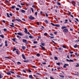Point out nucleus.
I'll return each instance as SVG.
<instances>
[{
	"label": "nucleus",
	"mask_w": 79,
	"mask_h": 79,
	"mask_svg": "<svg viewBox=\"0 0 79 79\" xmlns=\"http://www.w3.org/2000/svg\"><path fill=\"white\" fill-rule=\"evenodd\" d=\"M17 35H20V36H22V35H23V34H22L21 32H18L17 33Z\"/></svg>",
	"instance_id": "6"
},
{
	"label": "nucleus",
	"mask_w": 79,
	"mask_h": 79,
	"mask_svg": "<svg viewBox=\"0 0 79 79\" xmlns=\"http://www.w3.org/2000/svg\"><path fill=\"white\" fill-rule=\"evenodd\" d=\"M40 46L41 47V48L42 49V50H45V48H44V47H43V46L41 45H40Z\"/></svg>",
	"instance_id": "11"
},
{
	"label": "nucleus",
	"mask_w": 79,
	"mask_h": 79,
	"mask_svg": "<svg viewBox=\"0 0 79 79\" xmlns=\"http://www.w3.org/2000/svg\"><path fill=\"white\" fill-rule=\"evenodd\" d=\"M22 57L24 60H26V58L24 56V54H22Z\"/></svg>",
	"instance_id": "16"
},
{
	"label": "nucleus",
	"mask_w": 79,
	"mask_h": 79,
	"mask_svg": "<svg viewBox=\"0 0 79 79\" xmlns=\"http://www.w3.org/2000/svg\"><path fill=\"white\" fill-rule=\"evenodd\" d=\"M29 77L30 79H32V77H33L32 76V75H29Z\"/></svg>",
	"instance_id": "20"
},
{
	"label": "nucleus",
	"mask_w": 79,
	"mask_h": 79,
	"mask_svg": "<svg viewBox=\"0 0 79 79\" xmlns=\"http://www.w3.org/2000/svg\"><path fill=\"white\" fill-rule=\"evenodd\" d=\"M16 10H17V11H19V9L18 8H16Z\"/></svg>",
	"instance_id": "51"
},
{
	"label": "nucleus",
	"mask_w": 79,
	"mask_h": 79,
	"mask_svg": "<svg viewBox=\"0 0 79 79\" xmlns=\"http://www.w3.org/2000/svg\"><path fill=\"white\" fill-rule=\"evenodd\" d=\"M24 63H28L29 62V60H25L23 61Z\"/></svg>",
	"instance_id": "17"
},
{
	"label": "nucleus",
	"mask_w": 79,
	"mask_h": 79,
	"mask_svg": "<svg viewBox=\"0 0 79 79\" xmlns=\"http://www.w3.org/2000/svg\"><path fill=\"white\" fill-rule=\"evenodd\" d=\"M50 79H54V78H53V77H50Z\"/></svg>",
	"instance_id": "58"
},
{
	"label": "nucleus",
	"mask_w": 79,
	"mask_h": 79,
	"mask_svg": "<svg viewBox=\"0 0 79 79\" xmlns=\"http://www.w3.org/2000/svg\"><path fill=\"white\" fill-rule=\"evenodd\" d=\"M3 31H5V32H6V31H7V29L6 28H4L3 29Z\"/></svg>",
	"instance_id": "41"
},
{
	"label": "nucleus",
	"mask_w": 79,
	"mask_h": 79,
	"mask_svg": "<svg viewBox=\"0 0 79 79\" xmlns=\"http://www.w3.org/2000/svg\"><path fill=\"white\" fill-rule=\"evenodd\" d=\"M45 15L46 17H48V14H47V13H46Z\"/></svg>",
	"instance_id": "52"
},
{
	"label": "nucleus",
	"mask_w": 79,
	"mask_h": 79,
	"mask_svg": "<svg viewBox=\"0 0 79 79\" xmlns=\"http://www.w3.org/2000/svg\"><path fill=\"white\" fill-rule=\"evenodd\" d=\"M49 37L51 38V39H53V38L54 37V36H49Z\"/></svg>",
	"instance_id": "43"
},
{
	"label": "nucleus",
	"mask_w": 79,
	"mask_h": 79,
	"mask_svg": "<svg viewBox=\"0 0 79 79\" xmlns=\"http://www.w3.org/2000/svg\"><path fill=\"white\" fill-rule=\"evenodd\" d=\"M10 72L11 73H12V74H15V72L13 71H10Z\"/></svg>",
	"instance_id": "48"
},
{
	"label": "nucleus",
	"mask_w": 79,
	"mask_h": 79,
	"mask_svg": "<svg viewBox=\"0 0 79 79\" xmlns=\"http://www.w3.org/2000/svg\"><path fill=\"white\" fill-rule=\"evenodd\" d=\"M21 11L22 12V13H25V12H26V11H25V10H23L22 9L21 10Z\"/></svg>",
	"instance_id": "21"
},
{
	"label": "nucleus",
	"mask_w": 79,
	"mask_h": 79,
	"mask_svg": "<svg viewBox=\"0 0 79 79\" xmlns=\"http://www.w3.org/2000/svg\"><path fill=\"white\" fill-rule=\"evenodd\" d=\"M69 53L72 54V53H74V52H73L71 51V52H69Z\"/></svg>",
	"instance_id": "53"
},
{
	"label": "nucleus",
	"mask_w": 79,
	"mask_h": 79,
	"mask_svg": "<svg viewBox=\"0 0 79 79\" xmlns=\"http://www.w3.org/2000/svg\"><path fill=\"white\" fill-rule=\"evenodd\" d=\"M30 10H31L32 12H34V9H33V8H30Z\"/></svg>",
	"instance_id": "27"
},
{
	"label": "nucleus",
	"mask_w": 79,
	"mask_h": 79,
	"mask_svg": "<svg viewBox=\"0 0 79 79\" xmlns=\"http://www.w3.org/2000/svg\"><path fill=\"white\" fill-rule=\"evenodd\" d=\"M3 45V43H1V45H0V47H2Z\"/></svg>",
	"instance_id": "32"
},
{
	"label": "nucleus",
	"mask_w": 79,
	"mask_h": 79,
	"mask_svg": "<svg viewBox=\"0 0 79 79\" xmlns=\"http://www.w3.org/2000/svg\"><path fill=\"white\" fill-rule=\"evenodd\" d=\"M44 22H45L46 23H47L48 24V20H45Z\"/></svg>",
	"instance_id": "36"
},
{
	"label": "nucleus",
	"mask_w": 79,
	"mask_h": 79,
	"mask_svg": "<svg viewBox=\"0 0 79 79\" xmlns=\"http://www.w3.org/2000/svg\"><path fill=\"white\" fill-rule=\"evenodd\" d=\"M7 74V75H11V72H8V71L6 73Z\"/></svg>",
	"instance_id": "9"
},
{
	"label": "nucleus",
	"mask_w": 79,
	"mask_h": 79,
	"mask_svg": "<svg viewBox=\"0 0 79 79\" xmlns=\"http://www.w3.org/2000/svg\"><path fill=\"white\" fill-rule=\"evenodd\" d=\"M32 7H33V8H35V6L34 5H33L32 6Z\"/></svg>",
	"instance_id": "55"
},
{
	"label": "nucleus",
	"mask_w": 79,
	"mask_h": 79,
	"mask_svg": "<svg viewBox=\"0 0 79 79\" xmlns=\"http://www.w3.org/2000/svg\"><path fill=\"white\" fill-rule=\"evenodd\" d=\"M24 29L25 31H24V32L25 33H26V34H28V35H31V34H30V33H29V32H27V29L26 28H25Z\"/></svg>",
	"instance_id": "1"
},
{
	"label": "nucleus",
	"mask_w": 79,
	"mask_h": 79,
	"mask_svg": "<svg viewBox=\"0 0 79 79\" xmlns=\"http://www.w3.org/2000/svg\"><path fill=\"white\" fill-rule=\"evenodd\" d=\"M16 39L15 38H13L12 39V40H13V42H16V40H15Z\"/></svg>",
	"instance_id": "33"
},
{
	"label": "nucleus",
	"mask_w": 79,
	"mask_h": 79,
	"mask_svg": "<svg viewBox=\"0 0 79 79\" xmlns=\"http://www.w3.org/2000/svg\"><path fill=\"white\" fill-rule=\"evenodd\" d=\"M17 6H18V7H19V8H22V7L21 6H20V5H17Z\"/></svg>",
	"instance_id": "42"
},
{
	"label": "nucleus",
	"mask_w": 79,
	"mask_h": 79,
	"mask_svg": "<svg viewBox=\"0 0 79 79\" xmlns=\"http://www.w3.org/2000/svg\"><path fill=\"white\" fill-rule=\"evenodd\" d=\"M56 33H57V32H54V34H55V35H56L57 34Z\"/></svg>",
	"instance_id": "60"
},
{
	"label": "nucleus",
	"mask_w": 79,
	"mask_h": 79,
	"mask_svg": "<svg viewBox=\"0 0 79 79\" xmlns=\"http://www.w3.org/2000/svg\"><path fill=\"white\" fill-rule=\"evenodd\" d=\"M63 32H64V33H65V34H66L68 32V29H64L63 30Z\"/></svg>",
	"instance_id": "2"
},
{
	"label": "nucleus",
	"mask_w": 79,
	"mask_h": 79,
	"mask_svg": "<svg viewBox=\"0 0 79 79\" xmlns=\"http://www.w3.org/2000/svg\"><path fill=\"white\" fill-rule=\"evenodd\" d=\"M36 56L38 57H40V54L39 53H37L36 54Z\"/></svg>",
	"instance_id": "18"
},
{
	"label": "nucleus",
	"mask_w": 79,
	"mask_h": 79,
	"mask_svg": "<svg viewBox=\"0 0 79 79\" xmlns=\"http://www.w3.org/2000/svg\"><path fill=\"white\" fill-rule=\"evenodd\" d=\"M15 8H16V6H11V8H12V9H14Z\"/></svg>",
	"instance_id": "23"
},
{
	"label": "nucleus",
	"mask_w": 79,
	"mask_h": 79,
	"mask_svg": "<svg viewBox=\"0 0 79 79\" xmlns=\"http://www.w3.org/2000/svg\"><path fill=\"white\" fill-rule=\"evenodd\" d=\"M41 45H43V46H44L45 45V43H41Z\"/></svg>",
	"instance_id": "44"
},
{
	"label": "nucleus",
	"mask_w": 79,
	"mask_h": 79,
	"mask_svg": "<svg viewBox=\"0 0 79 79\" xmlns=\"http://www.w3.org/2000/svg\"><path fill=\"white\" fill-rule=\"evenodd\" d=\"M57 4L59 6L61 5V4H60V3L58 2H57Z\"/></svg>",
	"instance_id": "39"
},
{
	"label": "nucleus",
	"mask_w": 79,
	"mask_h": 79,
	"mask_svg": "<svg viewBox=\"0 0 79 79\" xmlns=\"http://www.w3.org/2000/svg\"><path fill=\"white\" fill-rule=\"evenodd\" d=\"M74 48H77V44H75V45L74 46Z\"/></svg>",
	"instance_id": "25"
},
{
	"label": "nucleus",
	"mask_w": 79,
	"mask_h": 79,
	"mask_svg": "<svg viewBox=\"0 0 79 79\" xmlns=\"http://www.w3.org/2000/svg\"><path fill=\"white\" fill-rule=\"evenodd\" d=\"M29 19H31V20H34V19H35V18L32 16H30V17H29Z\"/></svg>",
	"instance_id": "4"
},
{
	"label": "nucleus",
	"mask_w": 79,
	"mask_h": 79,
	"mask_svg": "<svg viewBox=\"0 0 79 79\" xmlns=\"http://www.w3.org/2000/svg\"><path fill=\"white\" fill-rule=\"evenodd\" d=\"M37 25H38V26H39V25H40L39 22H37Z\"/></svg>",
	"instance_id": "50"
},
{
	"label": "nucleus",
	"mask_w": 79,
	"mask_h": 79,
	"mask_svg": "<svg viewBox=\"0 0 79 79\" xmlns=\"http://www.w3.org/2000/svg\"><path fill=\"white\" fill-rule=\"evenodd\" d=\"M65 22H64V23L65 24H66V23H68V19H65Z\"/></svg>",
	"instance_id": "22"
},
{
	"label": "nucleus",
	"mask_w": 79,
	"mask_h": 79,
	"mask_svg": "<svg viewBox=\"0 0 79 79\" xmlns=\"http://www.w3.org/2000/svg\"><path fill=\"white\" fill-rule=\"evenodd\" d=\"M3 76L0 74V79H2V78H3Z\"/></svg>",
	"instance_id": "38"
},
{
	"label": "nucleus",
	"mask_w": 79,
	"mask_h": 79,
	"mask_svg": "<svg viewBox=\"0 0 79 79\" xmlns=\"http://www.w3.org/2000/svg\"><path fill=\"white\" fill-rule=\"evenodd\" d=\"M54 59H55V60H58V57H57L56 56H55L54 57Z\"/></svg>",
	"instance_id": "29"
},
{
	"label": "nucleus",
	"mask_w": 79,
	"mask_h": 79,
	"mask_svg": "<svg viewBox=\"0 0 79 79\" xmlns=\"http://www.w3.org/2000/svg\"><path fill=\"white\" fill-rule=\"evenodd\" d=\"M16 76H17V77H20V78L21 77V76H20L18 75H17Z\"/></svg>",
	"instance_id": "56"
},
{
	"label": "nucleus",
	"mask_w": 79,
	"mask_h": 79,
	"mask_svg": "<svg viewBox=\"0 0 79 79\" xmlns=\"http://www.w3.org/2000/svg\"><path fill=\"white\" fill-rule=\"evenodd\" d=\"M22 48L23 50H25V49H26V47L25 46H23L22 47Z\"/></svg>",
	"instance_id": "15"
},
{
	"label": "nucleus",
	"mask_w": 79,
	"mask_h": 79,
	"mask_svg": "<svg viewBox=\"0 0 79 79\" xmlns=\"http://www.w3.org/2000/svg\"><path fill=\"white\" fill-rule=\"evenodd\" d=\"M33 43L35 44H37V41H34Z\"/></svg>",
	"instance_id": "40"
},
{
	"label": "nucleus",
	"mask_w": 79,
	"mask_h": 79,
	"mask_svg": "<svg viewBox=\"0 0 79 79\" xmlns=\"http://www.w3.org/2000/svg\"><path fill=\"white\" fill-rule=\"evenodd\" d=\"M44 35L45 36H47V33H44Z\"/></svg>",
	"instance_id": "45"
},
{
	"label": "nucleus",
	"mask_w": 79,
	"mask_h": 79,
	"mask_svg": "<svg viewBox=\"0 0 79 79\" xmlns=\"http://www.w3.org/2000/svg\"><path fill=\"white\" fill-rule=\"evenodd\" d=\"M77 65H76V67H78L79 66V64L77 63Z\"/></svg>",
	"instance_id": "54"
},
{
	"label": "nucleus",
	"mask_w": 79,
	"mask_h": 79,
	"mask_svg": "<svg viewBox=\"0 0 79 79\" xmlns=\"http://www.w3.org/2000/svg\"><path fill=\"white\" fill-rule=\"evenodd\" d=\"M15 50H16V48H14L13 50V51L14 52V51H15Z\"/></svg>",
	"instance_id": "49"
},
{
	"label": "nucleus",
	"mask_w": 79,
	"mask_h": 79,
	"mask_svg": "<svg viewBox=\"0 0 79 79\" xmlns=\"http://www.w3.org/2000/svg\"><path fill=\"white\" fill-rule=\"evenodd\" d=\"M6 14H7V17H8V18H10V15H9V14H8V13H7Z\"/></svg>",
	"instance_id": "35"
},
{
	"label": "nucleus",
	"mask_w": 79,
	"mask_h": 79,
	"mask_svg": "<svg viewBox=\"0 0 79 79\" xmlns=\"http://www.w3.org/2000/svg\"><path fill=\"white\" fill-rule=\"evenodd\" d=\"M55 26H56V27H60V25L55 24Z\"/></svg>",
	"instance_id": "19"
},
{
	"label": "nucleus",
	"mask_w": 79,
	"mask_h": 79,
	"mask_svg": "<svg viewBox=\"0 0 79 79\" xmlns=\"http://www.w3.org/2000/svg\"><path fill=\"white\" fill-rule=\"evenodd\" d=\"M17 64H18V65H19V64H21V62H17Z\"/></svg>",
	"instance_id": "28"
},
{
	"label": "nucleus",
	"mask_w": 79,
	"mask_h": 79,
	"mask_svg": "<svg viewBox=\"0 0 79 79\" xmlns=\"http://www.w3.org/2000/svg\"><path fill=\"white\" fill-rule=\"evenodd\" d=\"M16 53L17 54H19L18 51H16Z\"/></svg>",
	"instance_id": "62"
},
{
	"label": "nucleus",
	"mask_w": 79,
	"mask_h": 79,
	"mask_svg": "<svg viewBox=\"0 0 79 79\" xmlns=\"http://www.w3.org/2000/svg\"><path fill=\"white\" fill-rule=\"evenodd\" d=\"M56 64H57V65H58V66H60V63H56Z\"/></svg>",
	"instance_id": "34"
},
{
	"label": "nucleus",
	"mask_w": 79,
	"mask_h": 79,
	"mask_svg": "<svg viewBox=\"0 0 79 79\" xmlns=\"http://www.w3.org/2000/svg\"><path fill=\"white\" fill-rule=\"evenodd\" d=\"M28 72L29 73H31V72H32V71H31V70L30 69L28 70Z\"/></svg>",
	"instance_id": "61"
},
{
	"label": "nucleus",
	"mask_w": 79,
	"mask_h": 79,
	"mask_svg": "<svg viewBox=\"0 0 79 79\" xmlns=\"http://www.w3.org/2000/svg\"><path fill=\"white\" fill-rule=\"evenodd\" d=\"M58 50H61V48H58Z\"/></svg>",
	"instance_id": "59"
},
{
	"label": "nucleus",
	"mask_w": 79,
	"mask_h": 79,
	"mask_svg": "<svg viewBox=\"0 0 79 79\" xmlns=\"http://www.w3.org/2000/svg\"><path fill=\"white\" fill-rule=\"evenodd\" d=\"M51 24H52V26H55V24H54L53 23H51Z\"/></svg>",
	"instance_id": "31"
},
{
	"label": "nucleus",
	"mask_w": 79,
	"mask_h": 79,
	"mask_svg": "<svg viewBox=\"0 0 79 79\" xmlns=\"http://www.w3.org/2000/svg\"><path fill=\"white\" fill-rule=\"evenodd\" d=\"M5 46L6 47H8V44H7V41L6 40L5 41Z\"/></svg>",
	"instance_id": "8"
},
{
	"label": "nucleus",
	"mask_w": 79,
	"mask_h": 79,
	"mask_svg": "<svg viewBox=\"0 0 79 79\" xmlns=\"http://www.w3.org/2000/svg\"><path fill=\"white\" fill-rule=\"evenodd\" d=\"M5 58H7L8 59H9V57L8 56L5 57Z\"/></svg>",
	"instance_id": "63"
},
{
	"label": "nucleus",
	"mask_w": 79,
	"mask_h": 79,
	"mask_svg": "<svg viewBox=\"0 0 79 79\" xmlns=\"http://www.w3.org/2000/svg\"><path fill=\"white\" fill-rule=\"evenodd\" d=\"M0 37H2V39H3V38H4V36L3 35H0Z\"/></svg>",
	"instance_id": "30"
},
{
	"label": "nucleus",
	"mask_w": 79,
	"mask_h": 79,
	"mask_svg": "<svg viewBox=\"0 0 79 79\" xmlns=\"http://www.w3.org/2000/svg\"><path fill=\"white\" fill-rule=\"evenodd\" d=\"M67 28V27H66V26H62L61 27V29H66Z\"/></svg>",
	"instance_id": "10"
},
{
	"label": "nucleus",
	"mask_w": 79,
	"mask_h": 79,
	"mask_svg": "<svg viewBox=\"0 0 79 79\" xmlns=\"http://www.w3.org/2000/svg\"><path fill=\"white\" fill-rule=\"evenodd\" d=\"M69 65V64H65L63 66V68H66V66H68Z\"/></svg>",
	"instance_id": "7"
},
{
	"label": "nucleus",
	"mask_w": 79,
	"mask_h": 79,
	"mask_svg": "<svg viewBox=\"0 0 79 79\" xmlns=\"http://www.w3.org/2000/svg\"><path fill=\"white\" fill-rule=\"evenodd\" d=\"M6 2H7V3H10V2L7 0H6Z\"/></svg>",
	"instance_id": "64"
},
{
	"label": "nucleus",
	"mask_w": 79,
	"mask_h": 79,
	"mask_svg": "<svg viewBox=\"0 0 79 79\" xmlns=\"http://www.w3.org/2000/svg\"><path fill=\"white\" fill-rule=\"evenodd\" d=\"M38 13V12H35V16H37V14Z\"/></svg>",
	"instance_id": "37"
},
{
	"label": "nucleus",
	"mask_w": 79,
	"mask_h": 79,
	"mask_svg": "<svg viewBox=\"0 0 79 79\" xmlns=\"http://www.w3.org/2000/svg\"><path fill=\"white\" fill-rule=\"evenodd\" d=\"M72 3L73 4V6H75V5H76V3L74 2V1H72Z\"/></svg>",
	"instance_id": "13"
},
{
	"label": "nucleus",
	"mask_w": 79,
	"mask_h": 79,
	"mask_svg": "<svg viewBox=\"0 0 79 79\" xmlns=\"http://www.w3.org/2000/svg\"><path fill=\"white\" fill-rule=\"evenodd\" d=\"M29 38H30V39H32L33 37L32 36H31V35H30L29 36Z\"/></svg>",
	"instance_id": "46"
},
{
	"label": "nucleus",
	"mask_w": 79,
	"mask_h": 79,
	"mask_svg": "<svg viewBox=\"0 0 79 79\" xmlns=\"http://www.w3.org/2000/svg\"><path fill=\"white\" fill-rule=\"evenodd\" d=\"M17 37H18V38L19 39H21V36H19L18 35H17Z\"/></svg>",
	"instance_id": "26"
},
{
	"label": "nucleus",
	"mask_w": 79,
	"mask_h": 79,
	"mask_svg": "<svg viewBox=\"0 0 79 79\" xmlns=\"http://www.w3.org/2000/svg\"><path fill=\"white\" fill-rule=\"evenodd\" d=\"M59 76L60 77H62V78H64V76L63 75H59Z\"/></svg>",
	"instance_id": "24"
},
{
	"label": "nucleus",
	"mask_w": 79,
	"mask_h": 79,
	"mask_svg": "<svg viewBox=\"0 0 79 79\" xmlns=\"http://www.w3.org/2000/svg\"><path fill=\"white\" fill-rule=\"evenodd\" d=\"M12 25H10V26H11V27H15L14 23H12Z\"/></svg>",
	"instance_id": "14"
},
{
	"label": "nucleus",
	"mask_w": 79,
	"mask_h": 79,
	"mask_svg": "<svg viewBox=\"0 0 79 79\" xmlns=\"http://www.w3.org/2000/svg\"><path fill=\"white\" fill-rule=\"evenodd\" d=\"M10 16H13V15H12V13L9 14Z\"/></svg>",
	"instance_id": "57"
},
{
	"label": "nucleus",
	"mask_w": 79,
	"mask_h": 79,
	"mask_svg": "<svg viewBox=\"0 0 79 79\" xmlns=\"http://www.w3.org/2000/svg\"><path fill=\"white\" fill-rule=\"evenodd\" d=\"M66 61H69V62H74V60H72L71 59L69 60L68 59H66Z\"/></svg>",
	"instance_id": "5"
},
{
	"label": "nucleus",
	"mask_w": 79,
	"mask_h": 79,
	"mask_svg": "<svg viewBox=\"0 0 79 79\" xmlns=\"http://www.w3.org/2000/svg\"><path fill=\"white\" fill-rule=\"evenodd\" d=\"M62 47H63L64 48H66V46H64V45H63Z\"/></svg>",
	"instance_id": "47"
},
{
	"label": "nucleus",
	"mask_w": 79,
	"mask_h": 79,
	"mask_svg": "<svg viewBox=\"0 0 79 79\" xmlns=\"http://www.w3.org/2000/svg\"><path fill=\"white\" fill-rule=\"evenodd\" d=\"M19 20H18V19H14L15 21H19H19H21V20L20 19H19Z\"/></svg>",
	"instance_id": "12"
},
{
	"label": "nucleus",
	"mask_w": 79,
	"mask_h": 79,
	"mask_svg": "<svg viewBox=\"0 0 79 79\" xmlns=\"http://www.w3.org/2000/svg\"><path fill=\"white\" fill-rule=\"evenodd\" d=\"M23 42V43H25V44H28V42L27 41V40H25L24 39H23L22 40Z\"/></svg>",
	"instance_id": "3"
}]
</instances>
